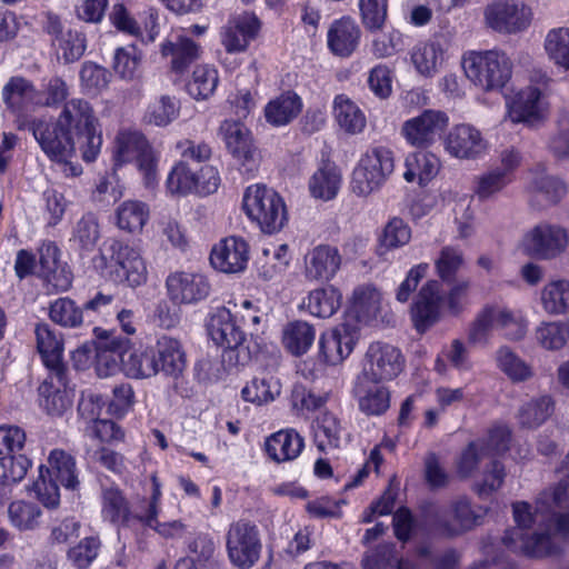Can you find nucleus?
<instances>
[{
	"instance_id": "f257e3e1",
	"label": "nucleus",
	"mask_w": 569,
	"mask_h": 569,
	"mask_svg": "<svg viewBox=\"0 0 569 569\" xmlns=\"http://www.w3.org/2000/svg\"><path fill=\"white\" fill-rule=\"evenodd\" d=\"M558 473L559 483L542 491L535 507L525 501L513 503L517 527L503 537L509 548L531 557L549 556L557 551L555 533H569V452Z\"/></svg>"
},
{
	"instance_id": "f03ea898",
	"label": "nucleus",
	"mask_w": 569,
	"mask_h": 569,
	"mask_svg": "<svg viewBox=\"0 0 569 569\" xmlns=\"http://www.w3.org/2000/svg\"><path fill=\"white\" fill-rule=\"evenodd\" d=\"M33 136L48 157L66 159L79 149L82 159H97L102 146L99 119L92 106L80 98L64 103L56 124L33 123Z\"/></svg>"
},
{
	"instance_id": "7ed1b4c3",
	"label": "nucleus",
	"mask_w": 569,
	"mask_h": 569,
	"mask_svg": "<svg viewBox=\"0 0 569 569\" xmlns=\"http://www.w3.org/2000/svg\"><path fill=\"white\" fill-rule=\"evenodd\" d=\"M466 77L479 90L498 92L510 80L512 62L501 49L471 50L462 56Z\"/></svg>"
},
{
	"instance_id": "20e7f679",
	"label": "nucleus",
	"mask_w": 569,
	"mask_h": 569,
	"mask_svg": "<svg viewBox=\"0 0 569 569\" xmlns=\"http://www.w3.org/2000/svg\"><path fill=\"white\" fill-rule=\"evenodd\" d=\"M112 160L116 167L134 163L146 188L158 184V154L142 132L121 129L113 141Z\"/></svg>"
},
{
	"instance_id": "39448f33",
	"label": "nucleus",
	"mask_w": 569,
	"mask_h": 569,
	"mask_svg": "<svg viewBox=\"0 0 569 569\" xmlns=\"http://www.w3.org/2000/svg\"><path fill=\"white\" fill-rule=\"evenodd\" d=\"M393 151L385 146L367 149L352 172L351 190L358 197L378 191L395 171Z\"/></svg>"
},
{
	"instance_id": "423d86ee",
	"label": "nucleus",
	"mask_w": 569,
	"mask_h": 569,
	"mask_svg": "<svg viewBox=\"0 0 569 569\" xmlns=\"http://www.w3.org/2000/svg\"><path fill=\"white\" fill-rule=\"evenodd\" d=\"M243 209L264 233L278 232L288 222V210L283 198L266 186L252 184L247 188Z\"/></svg>"
},
{
	"instance_id": "0eeeda50",
	"label": "nucleus",
	"mask_w": 569,
	"mask_h": 569,
	"mask_svg": "<svg viewBox=\"0 0 569 569\" xmlns=\"http://www.w3.org/2000/svg\"><path fill=\"white\" fill-rule=\"evenodd\" d=\"M106 261L107 274L116 283L137 288L147 282L148 269L139 247L129 242L113 240L108 248Z\"/></svg>"
},
{
	"instance_id": "6e6552de",
	"label": "nucleus",
	"mask_w": 569,
	"mask_h": 569,
	"mask_svg": "<svg viewBox=\"0 0 569 569\" xmlns=\"http://www.w3.org/2000/svg\"><path fill=\"white\" fill-rule=\"evenodd\" d=\"M207 328L212 341L224 348L222 360L228 367L244 366L250 360V351L243 347L244 333L229 309L219 308L213 311Z\"/></svg>"
},
{
	"instance_id": "1a4fd4ad",
	"label": "nucleus",
	"mask_w": 569,
	"mask_h": 569,
	"mask_svg": "<svg viewBox=\"0 0 569 569\" xmlns=\"http://www.w3.org/2000/svg\"><path fill=\"white\" fill-rule=\"evenodd\" d=\"M226 551L233 567L238 569L253 568L262 551L258 527L247 520L230 523L226 532Z\"/></svg>"
},
{
	"instance_id": "9d476101",
	"label": "nucleus",
	"mask_w": 569,
	"mask_h": 569,
	"mask_svg": "<svg viewBox=\"0 0 569 569\" xmlns=\"http://www.w3.org/2000/svg\"><path fill=\"white\" fill-rule=\"evenodd\" d=\"M532 21V10L525 0H492L483 8L485 26L500 34L526 31Z\"/></svg>"
},
{
	"instance_id": "9b49d317",
	"label": "nucleus",
	"mask_w": 569,
	"mask_h": 569,
	"mask_svg": "<svg viewBox=\"0 0 569 569\" xmlns=\"http://www.w3.org/2000/svg\"><path fill=\"white\" fill-rule=\"evenodd\" d=\"M568 243L567 229L559 224L540 222L523 233L518 249L528 257L551 260L562 254Z\"/></svg>"
},
{
	"instance_id": "f8f14e48",
	"label": "nucleus",
	"mask_w": 569,
	"mask_h": 569,
	"mask_svg": "<svg viewBox=\"0 0 569 569\" xmlns=\"http://www.w3.org/2000/svg\"><path fill=\"white\" fill-rule=\"evenodd\" d=\"M218 137L243 171L254 172L258 169L259 152L251 130L243 122L232 119L222 121Z\"/></svg>"
},
{
	"instance_id": "ddd939ff",
	"label": "nucleus",
	"mask_w": 569,
	"mask_h": 569,
	"mask_svg": "<svg viewBox=\"0 0 569 569\" xmlns=\"http://www.w3.org/2000/svg\"><path fill=\"white\" fill-rule=\"evenodd\" d=\"M449 126V117L445 111L426 109L401 124L400 134L413 148H429Z\"/></svg>"
},
{
	"instance_id": "4468645a",
	"label": "nucleus",
	"mask_w": 569,
	"mask_h": 569,
	"mask_svg": "<svg viewBox=\"0 0 569 569\" xmlns=\"http://www.w3.org/2000/svg\"><path fill=\"white\" fill-rule=\"evenodd\" d=\"M509 439L510 432L508 428L499 426L491 429L485 438L470 442L457 461L458 475L461 478L472 476L482 458L506 451Z\"/></svg>"
},
{
	"instance_id": "2eb2a0df",
	"label": "nucleus",
	"mask_w": 569,
	"mask_h": 569,
	"mask_svg": "<svg viewBox=\"0 0 569 569\" xmlns=\"http://www.w3.org/2000/svg\"><path fill=\"white\" fill-rule=\"evenodd\" d=\"M445 312L441 284L436 279L428 280L419 290L410 309L415 329L423 333L439 322Z\"/></svg>"
},
{
	"instance_id": "dca6fc26",
	"label": "nucleus",
	"mask_w": 569,
	"mask_h": 569,
	"mask_svg": "<svg viewBox=\"0 0 569 569\" xmlns=\"http://www.w3.org/2000/svg\"><path fill=\"white\" fill-rule=\"evenodd\" d=\"M445 151L458 160H477L488 151L482 132L470 123L455 124L443 138Z\"/></svg>"
},
{
	"instance_id": "f3484780",
	"label": "nucleus",
	"mask_w": 569,
	"mask_h": 569,
	"mask_svg": "<svg viewBox=\"0 0 569 569\" xmlns=\"http://www.w3.org/2000/svg\"><path fill=\"white\" fill-rule=\"evenodd\" d=\"M261 21L256 13L243 11L232 14L220 30V42L227 53L244 52L258 37Z\"/></svg>"
},
{
	"instance_id": "a211bd4d",
	"label": "nucleus",
	"mask_w": 569,
	"mask_h": 569,
	"mask_svg": "<svg viewBox=\"0 0 569 569\" xmlns=\"http://www.w3.org/2000/svg\"><path fill=\"white\" fill-rule=\"evenodd\" d=\"M402 368L403 358L399 349L376 342L368 348L361 378L372 382L387 381L396 378Z\"/></svg>"
},
{
	"instance_id": "6ab92c4d",
	"label": "nucleus",
	"mask_w": 569,
	"mask_h": 569,
	"mask_svg": "<svg viewBox=\"0 0 569 569\" xmlns=\"http://www.w3.org/2000/svg\"><path fill=\"white\" fill-rule=\"evenodd\" d=\"M166 288L169 299L176 305L197 303L210 293L207 277L192 270H177L169 273Z\"/></svg>"
},
{
	"instance_id": "aec40b11",
	"label": "nucleus",
	"mask_w": 569,
	"mask_h": 569,
	"mask_svg": "<svg viewBox=\"0 0 569 569\" xmlns=\"http://www.w3.org/2000/svg\"><path fill=\"white\" fill-rule=\"evenodd\" d=\"M357 339L356 329L347 323L326 330L318 341L319 360L328 366L342 363L351 355Z\"/></svg>"
},
{
	"instance_id": "412c9836",
	"label": "nucleus",
	"mask_w": 569,
	"mask_h": 569,
	"mask_svg": "<svg viewBox=\"0 0 569 569\" xmlns=\"http://www.w3.org/2000/svg\"><path fill=\"white\" fill-rule=\"evenodd\" d=\"M507 108L512 123L535 126L545 119L548 103L541 89L528 86L507 102Z\"/></svg>"
},
{
	"instance_id": "4be33fe9",
	"label": "nucleus",
	"mask_w": 569,
	"mask_h": 569,
	"mask_svg": "<svg viewBox=\"0 0 569 569\" xmlns=\"http://www.w3.org/2000/svg\"><path fill=\"white\" fill-rule=\"evenodd\" d=\"M249 261V246L240 237H227L213 246L210 262L223 273L242 272Z\"/></svg>"
},
{
	"instance_id": "5701e85b",
	"label": "nucleus",
	"mask_w": 569,
	"mask_h": 569,
	"mask_svg": "<svg viewBox=\"0 0 569 569\" xmlns=\"http://www.w3.org/2000/svg\"><path fill=\"white\" fill-rule=\"evenodd\" d=\"M487 510L471 506L467 498H458L439 516V526L448 535H459L478 526Z\"/></svg>"
},
{
	"instance_id": "b1692460",
	"label": "nucleus",
	"mask_w": 569,
	"mask_h": 569,
	"mask_svg": "<svg viewBox=\"0 0 569 569\" xmlns=\"http://www.w3.org/2000/svg\"><path fill=\"white\" fill-rule=\"evenodd\" d=\"M160 52L163 58L169 59L171 70L181 73L200 58L202 50L182 31H174L162 41Z\"/></svg>"
},
{
	"instance_id": "393cba45",
	"label": "nucleus",
	"mask_w": 569,
	"mask_h": 569,
	"mask_svg": "<svg viewBox=\"0 0 569 569\" xmlns=\"http://www.w3.org/2000/svg\"><path fill=\"white\" fill-rule=\"evenodd\" d=\"M403 169L402 178L406 182L426 187L438 176L441 161L437 154L421 148L406 154Z\"/></svg>"
},
{
	"instance_id": "a878e982",
	"label": "nucleus",
	"mask_w": 569,
	"mask_h": 569,
	"mask_svg": "<svg viewBox=\"0 0 569 569\" xmlns=\"http://www.w3.org/2000/svg\"><path fill=\"white\" fill-rule=\"evenodd\" d=\"M342 258L336 247L319 244L305 257V276L313 281H329L339 271Z\"/></svg>"
},
{
	"instance_id": "bb28decb",
	"label": "nucleus",
	"mask_w": 569,
	"mask_h": 569,
	"mask_svg": "<svg viewBox=\"0 0 569 569\" xmlns=\"http://www.w3.org/2000/svg\"><path fill=\"white\" fill-rule=\"evenodd\" d=\"M59 249L53 242H44L39 249V276L57 291L71 287L72 274L66 263L59 260Z\"/></svg>"
},
{
	"instance_id": "cd10ccee",
	"label": "nucleus",
	"mask_w": 569,
	"mask_h": 569,
	"mask_svg": "<svg viewBox=\"0 0 569 569\" xmlns=\"http://www.w3.org/2000/svg\"><path fill=\"white\" fill-rule=\"evenodd\" d=\"M361 30L349 17L335 20L327 32V46L337 57H350L359 46Z\"/></svg>"
},
{
	"instance_id": "c85d7f7f",
	"label": "nucleus",
	"mask_w": 569,
	"mask_h": 569,
	"mask_svg": "<svg viewBox=\"0 0 569 569\" xmlns=\"http://www.w3.org/2000/svg\"><path fill=\"white\" fill-rule=\"evenodd\" d=\"M129 339L112 337L100 341L94 348V371L99 378H109L121 371L122 358Z\"/></svg>"
},
{
	"instance_id": "c756f323",
	"label": "nucleus",
	"mask_w": 569,
	"mask_h": 569,
	"mask_svg": "<svg viewBox=\"0 0 569 569\" xmlns=\"http://www.w3.org/2000/svg\"><path fill=\"white\" fill-rule=\"evenodd\" d=\"M38 89L33 82L22 76H12L1 89V101L12 114H21L30 107H36Z\"/></svg>"
},
{
	"instance_id": "7c9ffc66",
	"label": "nucleus",
	"mask_w": 569,
	"mask_h": 569,
	"mask_svg": "<svg viewBox=\"0 0 569 569\" xmlns=\"http://www.w3.org/2000/svg\"><path fill=\"white\" fill-rule=\"evenodd\" d=\"M40 406L51 416H61L72 405V396L67 390L64 371L51 372L39 387Z\"/></svg>"
},
{
	"instance_id": "2f4dec72",
	"label": "nucleus",
	"mask_w": 569,
	"mask_h": 569,
	"mask_svg": "<svg viewBox=\"0 0 569 569\" xmlns=\"http://www.w3.org/2000/svg\"><path fill=\"white\" fill-rule=\"evenodd\" d=\"M109 19L117 30L139 38L143 42H153L159 33L157 22L158 14L153 9H149L148 11L149 21L146 23V33L141 31L136 19L122 3L113 4Z\"/></svg>"
},
{
	"instance_id": "473e14b6",
	"label": "nucleus",
	"mask_w": 569,
	"mask_h": 569,
	"mask_svg": "<svg viewBox=\"0 0 569 569\" xmlns=\"http://www.w3.org/2000/svg\"><path fill=\"white\" fill-rule=\"evenodd\" d=\"M495 328L509 341H521L528 333L529 320L523 311L501 305H488Z\"/></svg>"
},
{
	"instance_id": "72a5a7b5",
	"label": "nucleus",
	"mask_w": 569,
	"mask_h": 569,
	"mask_svg": "<svg viewBox=\"0 0 569 569\" xmlns=\"http://www.w3.org/2000/svg\"><path fill=\"white\" fill-rule=\"evenodd\" d=\"M382 309V293L371 284L357 287L350 298L349 316L361 323L377 319Z\"/></svg>"
},
{
	"instance_id": "f704fd0d",
	"label": "nucleus",
	"mask_w": 569,
	"mask_h": 569,
	"mask_svg": "<svg viewBox=\"0 0 569 569\" xmlns=\"http://www.w3.org/2000/svg\"><path fill=\"white\" fill-rule=\"evenodd\" d=\"M159 372L174 379L179 378L187 367L184 350L179 340L163 336L158 339L153 350Z\"/></svg>"
},
{
	"instance_id": "c9c22d12",
	"label": "nucleus",
	"mask_w": 569,
	"mask_h": 569,
	"mask_svg": "<svg viewBox=\"0 0 569 569\" xmlns=\"http://www.w3.org/2000/svg\"><path fill=\"white\" fill-rule=\"evenodd\" d=\"M121 372L131 379H148L159 372L153 349L134 348L129 340L128 350L122 358Z\"/></svg>"
},
{
	"instance_id": "e433bc0d",
	"label": "nucleus",
	"mask_w": 569,
	"mask_h": 569,
	"mask_svg": "<svg viewBox=\"0 0 569 569\" xmlns=\"http://www.w3.org/2000/svg\"><path fill=\"white\" fill-rule=\"evenodd\" d=\"M342 293L335 286H326L311 290L301 301L300 309L312 317L327 319L340 308Z\"/></svg>"
},
{
	"instance_id": "4c0bfd02",
	"label": "nucleus",
	"mask_w": 569,
	"mask_h": 569,
	"mask_svg": "<svg viewBox=\"0 0 569 569\" xmlns=\"http://www.w3.org/2000/svg\"><path fill=\"white\" fill-rule=\"evenodd\" d=\"M350 440L338 417L331 412L319 415L315 427V441L319 450L339 449Z\"/></svg>"
},
{
	"instance_id": "58836bf2",
	"label": "nucleus",
	"mask_w": 569,
	"mask_h": 569,
	"mask_svg": "<svg viewBox=\"0 0 569 569\" xmlns=\"http://www.w3.org/2000/svg\"><path fill=\"white\" fill-rule=\"evenodd\" d=\"M332 116L339 128L348 134L361 133L367 124L363 111L343 93L333 98Z\"/></svg>"
},
{
	"instance_id": "ea45409f",
	"label": "nucleus",
	"mask_w": 569,
	"mask_h": 569,
	"mask_svg": "<svg viewBox=\"0 0 569 569\" xmlns=\"http://www.w3.org/2000/svg\"><path fill=\"white\" fill-rule=\"evenodd\" d=\"M342 183L339 168L331 162L322 163L310 177V194L318 200L329 201L337 197Z\"/></svg>"
},
{
	"instance_id": "a19ab883",
	"label": "nucleus",
	"mask_w": 569,
	"mask_h": 569,
	"mask_svg": "<svg viewBox=\"0 0 569 569\" xmlns=\"http://www.w3.org/2000/svg\"><path fill=\"white\" fill-rule=\"evenodd\" d=\"M36 346L43 363L51 372L64 371L61 366L63 346L61 338L48 323H38L34 328Z\"/></svg>"
},
{
	"instance_id": "79ce46f5",
	"label": "nucleus",
	"mask_w": 569,
	"mask_h": 569,
	"mask_svg": "<svg viewBox=\"0 0 569 569\" xmlns=\"http://www.w3.org/2000/svg\"><path fill=\"white\" fill-rule=\"evenodd\" d=\"M303 446V438L297 431L283 429L267 439L266 451L272 460L283 462L299 457Z\"/></svg>"
},
{
	"instance_id": "37998d69",
	"label": "nucleus",
	"mask_w": 569,
	"mask_h": 569,
	"mask_svg": "<svg viewBox=\"0 0 569 569\" xmlns=\"http://www.w3.org/2000/svg\"><path fill=\"white\" fill-rule=\"evenodd\" d=\"M302 110L301 98L287 91L271 99L264 107L266 121L273 127H282L290 123Z\"/></svg>"
},
{
	"instance_id": "c03bdc74",
	"label": "nucleus",
	"mask_w": 569,
	"mask_h": 569,
	"mask_svg": "<svg viewBox=\"0 0 569 569\" xmlns=\"http://www.w3.org/2000/svg\"><path fill=\"white\" fill-rule=\"evenodd\" d=\"M539 303L549 316L569 313V280L557 278L547 281L540 289Z\"/></svg>"
},
{
	"instance_id": "a18cd8bd",
	"label": "nucleus",
	"mask_w": 569,
	"mask_h": 569,
	"mask_svg": "<svg viewBox=\"0 0 569 569\" xmlns=\"http://www.w3.org/2000/svg\"><path fill=\"white\" fill-rule=\"evenodd\" d=\"M370 381L359 378L355 392L362 412L370 416H379L386 412L390 406V392L386 387L376 382L370 385Z\"/></svg>"
},
{
	"instance_id": "49530a36",
	"label": "nucleus",
	"mask_w": 569,
	"mask_h": 569,
	"mask_svg": "<svg viewBox=\"0 0 569 569\" xmlns=\"http://www.w3.org/2000/svg\"><path fill=\"white\" fill-rule=\"evenodd\" d=\"M150 219V207L147 202L136 199L122 201L116 209V224L129 233L142 232Z\"/></svg>"
},
{
	"instance_id": "de8ad7c7",
	"label": "nucleus",
	"mask_w": 569,
	"mask_h": 569,
	"mask_svg": "<svg viewBox=\"0 0 569 569\" xmlns=\"http://www.w3.org/2000/svg\"><path fill=\"white\" fill-rule=\"evenodd\" d=\"M498 369L512 382H525L533 378V367L508 346L498 348L495 355Z\"/></svg>"
},
{
	"instance_id": "09e8293b",
	"label": "nucleus",
	"mask_w": 569,
	"mask_h": 569,
	"mask_svg": "<svg viewBox=\"0 0 569 569\" xmlns=\"http://www.w3.org/2000/svg\"><path fill=\"white\" fill-rule=\"evenodd\" d=\"M537 345L547 351H559L569 341V321L548 320L541 321L533 331Z\"/></svg>"
},
{
	"instance_id": "8fccbe9b",
	"label": "nucleus",
	"mask_w": 569,
	"mask_h": 569,
	"mask_svg": "<svg viewBox=\"0 0 569 569\" xmlns=\"http://www.w3.org/2000/svg\"><path fill=\"white\" fill-rule=\"evenodd\" d=\"M528 188L533 197L548 204L558 203L568 191L567 184L561 179L548 176L543 170L530 172Z\"/></svg>"
},
{
	"instance_id": "3c124183",
	"label": "nucleus",
	"mask_w": 569,
	"mask_h": 569,
	"mask_svg": "<svg viewBox=\"0 0 569 569\" xmlns=\"http://www.w3.org/2000/svg\"><path fill=\"white\" fill-rule=\"evenodd\" d=\"M315 339V327L302 320L289 322L282 331V343L293 356L305 355L313 345Z\"/></svg>"
},
{
	"instance_id": "603ef678",
	"label": "nucleus",
	"mask_w": 569,
	"mask_h": 569,
	"mask_svg": "<svg viewBox=\"0 0 569 569\" xmlns=\"http://www.w3.org/2000/svg\"><path fill=\"white\" fill-rule=\"evenodd\" d=\"M180 103L176 97L161 94L149 102L143 114V121L154 127H167L178 119Z\"/></svg>"
},
{
	"instance_id": "864d4df0",
	"label": "nucleus",
	"mask_w": 569,
	"mask_h": 569,
	"mask_svg": "<svg viewBox=\"0 0 569 569\" xmlns=\"http://www.w3.org/2000/svg\"><path fill=\"white\" fill-rule=\"evenodd\" d=\"M411 61L421 76L432 77L445 61V51L436 42L419 43L412 50Z\"/></svg>"
},
{
	"instance_id": "5fc2aeb1",
	"label": "nucleus",
	"mask_w": 569,
	"mask_h": 569,
	"mask_svg": "<svg viewBox=\"0 0 569 569\" xmlns=\"http://www.w3.org/2000/svg\"><path fill=\"white\" fill-rule=\"evenodd\" d=\"M281 392L280 381L273 376L253 378L241 390L242 399L257 406L274 401Z\"/></svg>"
},
{
	"instance_id": "6e6d98bb",
	"label": "nucleus",
	"mask_w": 569,
	"mask_h": 569,
	"mask_svg": "<svg viewBox=\"0 0 569 569\" xmlns=\"http://www.w3.org/2000/svg\"><path fill=\"white\" fill-rule=\"evenodd\" d=\"M196 173L187 162L178 161L168 172L164 186L171 197H187L196 192Z\"/></svg>"
},
{
	"instance_id": "4d7b16f0",
	"label": "nucleus",
	"mask_w": 569,
	"mask_h": 569,
	"mask_svg": "<svg viewBox=\"0 0 569 569\" xmlns=\"http://www.w3.org/2000/svg\"><path fill=\"white\" fill-rule=\"evenodd\" d=\"M219 82L218 70L210 64L194 68L187 84L188 93L196 100H206L213 94Z\"/></svg>"
},
{
	"instance_id": "13d9d810",
	"label": "nucleus",
	"mask_w": 569,
	"mask_h": 569,
	"mask_svg": "<svg viewBox=\"0 0 569 569\" xmlns=\"http://www.w3.org/2000/svg\"><path fill=\"white\" fill-rule=\"evenodd\" d=\"M47 467L67 489H76L79 485L76 461L71 455L61 449H53L48 457Z\"/></svg>"
},
{
	"instance_id": "bf43d9fd",
	"label": "nucleus",
	"mask_w": 569,
	"mask_h": 569,
	"mask_svg": "<svg viewBox=\"0 0 569 569\" xmlns=\"http://www.w3.org/2000/svg\"><path fill=\"white\" fill-rule=\"evenodd\" d=\"M548 58L558 67L569 70V28L549 30L543 42Z\"/></svg>"
},
{
	"instance_id": "052dcab7",
	"label": "nucleus",
	"mask_w": 569,
	"mask_h": 569,
	"mask_svg": "<svg viewBox=\"0 0 569 569\" xmlns=\"http://www.w3.org/2000/svg\"><path fill=\"white\" fill-rule=\"evenodd\" d=\"M41 516V509L30 501L14 500L8 507L9 522L20 531L36 529L40 523Z\"/></svg>"
},
{
	"instance_id": "680f3d73",
	"label": "nucleus",
	"mask_w": 569,
	"mask_h": 569,
	"mask_svg": "<svg viewBox=\"0 0 569 569\" xmlns=\"http://www.w3.org/2000/svg\"><path fill=\"white\" fill-rule=\"evenodd\" d=\"M411 239V229L401 218H391L382 229L379 238V253L405 247Z\"/></svg>"
},
{
	"instance_id": "e2e57ef3",
	"label": "nucleus",
	"mask_w": 569,
	"mask_h": 569,
	"mask_svg": "<svg viewBox=\"0 0 569 569\" xmlns=\"http://www.w3.org/2000/svg\"><path fill=\"white\" fill-rule=\"evenodd\" d=\"M437 276L445 282L455 279L465 264L463 252L458 247L445 246L433 260Z\"/></svg>"
},
{
	"instance_id": "0e129e2a",
	"label": "nucleus",
	"mask_w": 569,
	"mask_h": 569,
	"mask_svg": "<svg viewBox=\"0 0 569 569\" xmlns=\"http://www.w3.org/2000/svg\"><path fill=\"white\" fill-rule=\"evenodd\" d=\"M553 412V401L549 396H540L526 402L519 410L522 426L535 428L543 423Z\"/></svg>"
},
{
	"instance_id": "69168bd1",
	"label": "nucleus",
	"mask_w": 569,
	"mask_h": 569,
	"mask_svg": "<svg viewBox=\"0 0 569 569\" xmlns=\"http://www.w3.org/2000/svg\"><path fill=\"white\" fill-rule=\"evenodd\" d=\"M101 512L103 519L112 523L128 525L132 519L126 499L116 488H109L103 491Z\"/></svg>"
},
{
	"instance_id": "338daca9",
	"label": "nucleus",
	"mask_w": 569,
	"mask_h": 569,
	"mask_svg": "<svg viewBox=\"0 0 569 569\" xmlns=\"http://www.w3.org/2000/svg\"><path fill=\"white\" fill-rule=\"evenodd\" d=\"M69 204L62 192L53 187L47 188L41 196V213L47 224L54 227L60 223Z\"/></svg>"
},
{
	"instance_id": "774afa93",
	"label": "nucleus",
	"mask_w": 569,
	"mask_h": 569,
	"mask_svg": "<svg viewBox=\"0 0 569 569\" xmlns=\"http://www.w3.org/2000/svg\"><path fill=\"white\" fill-rule=\"evenodd\" d=\"M190 556L201 569H223L222 563L216 558V545L208 535H199L189 546Z\"/></svg>"
}]
</instances>
